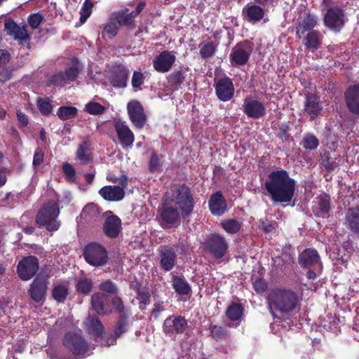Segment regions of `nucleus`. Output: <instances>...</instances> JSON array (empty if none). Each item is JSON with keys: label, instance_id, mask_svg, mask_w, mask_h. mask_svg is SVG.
Instances as JSON below:
<instances>
[{"label": "nucleus", "instance_id": "1", "mask_svg": "<svg viewBox=\"0 0 359 359\" xmlns=\"http://www.w3.org/2000/svg\"><path fill=\"white\" fill-rule=\"evenodd\" d=\"M295 181L283 170L271 172L264 184L265 189L274 202H290L295 190Z\"/></svg>", "mask_w": 359, "mask_h": 359}, {"label": "nucleus", "instance_id": "2", "mask_svg": "<svg viewBox=\"0 0 359 359\" xmlns=\"http://www.w3.org/2000/svg\"><path fill=\"white\" fill-rule=\"evenodd\" d=\"M299 301L297 294L287 289L275 288L267 295L269 309L273 316L278 313L289 315L297 312Z\"/></svg>", "mask_w": 359, "mask_h": 359}, {"label": "nucleus", "instance_id": "3", "mask_svg": "<svg viewBox=\"0 0 359 359\" xmlns=\"http://www.w3.org/2000/svg\"><path fill=\"white\" fill-rule=\"evenodd\" d=\"M59 214L58 203L50 201L45 203L39 210L36 222L39 226L45 227L48 231H55L60 226V222L57 219Z\"/></svg>", "mask_w": 359, "mask_h": 359}, {"label": "nucleus", "instance_id": "4", "mask_svg": "<svg viewBox=\"0 0 359 359\" xmlns=\"http://www.w3.org/2000/svg\"><path fill=\"white\" fill-rule=\"evenodd\" d=\"M63 344L73 354L83 358L89 355L93 348L82 335L73 332L65 334Z\"/></svg>", "mask_w": 359, "mask_h": 359}, {"label": "nucleus", "instance_id": "5", "mask_svg": "<svg viewBox=\"0 0 359 359\" xmlns=\"http://www.w3.org/2000/svg\"><path fill=\"white\" fill-rule=\"evenodd\" d=\"M83 256L88 264L95 266L104 265L108 259L106 250L97 243L87 245L84 249Z\"/></svg>", "mask_w": 359, "mask_h": 359}, {"label": "nucleus", "instance_id": "6", "mask_svg": "<svg viewBox=\"0 0 359 359\" xmlns=\"http://www.w3.org/2000/svg\"><path fill=\"white\" fill-rule=\"evenodd\" d=\"M84 325L88 333L92 335L95 340L97 341L100 339V343L102 346H109L115 343L116 338L114 336L109 337L107 339L102 337L104 327L97 317L88 316L84 323Z\"/></svg>", "mask_w": 359, "mask_h": 359}, {"label": "nucleus", "instance_id": "7", "mask_svg": "<svg viewBox=\"0 0 359 359\" xmlns=\"http://www.w3.org/2000/svg\"><path fill=\"white\" fill-rule=\"evenodd\" d=\"M344 11L339 6L331 7L324 14L325 25L334 32H339L347 22Z\"/></svg>", "mask_w": 359, "mask_h": 359}, {"label": "nucleus", "instance_id": "8", "mask_svg": "<svg viewBox=\"0 0 359 359\" xmlns=\"http://www.w3.org/2000/svg\"><path fill=\"white\" fill-rule=\"evenodd\" d=\"M188 327L187 320L181 316H170L163 324V332L168 337L175 338L182 334Z\"/></svg>", "mask_w": 359, "mask_h": 359}, {"label": "nucleus", "instance_id": "9", "mask_svg": "<svg viewBox=\"0 0 359 359\" xmlns=\"http://www.w3.org/2000/svg\"><path fill=\"white\" fill-rule=\"evenodd\" d=\"M253 45L248 41L236 44L229 55L231 64L241 66L246 64L252 53Z\"/></svg>", "mask_w": 359, "mask_h": 359}, {"label": "nucleus", "instance_id": "10", "mask_svg": "<svg viewBox=\"0 0 359 359\" xmlns=\"http://www.w3.org/2000/svg\"><path fill=\"white\" fill-rule=\"evenodd\" d=\"M172 201H175L182 212L187 215L190 214L193 210V199L190 196L188 187L186 186L182 185L175 188Z\"/></svg>", "mask_w": 359, "mask_h": 359}, {"label": "nucleus", "instance_id": "11", "mask_svg": "<svg viewBox=\"0 0 359 359\" xmlns=\"http://www.w3.org/2000/svg\"><path fill=\"white\" fill-rule=\"evenodd\" d=\"M177 58V52L163 50L154 57L153 67L158 73H166L171 70Z\"/></svg>", "mask_w": 359, "mask_h": 359}, {"label": "nucleus", "instance_id": "12", "mask_svg": "<svg viewBox=\"0 0 359 359\" xmlns=\"http://www.w3.org/2000/svg\"><path fill=\"white\" fill-rule=\"evenodd\" d=\"M38 259L34 256L24 257L18 264L19 277L24 280L31 279L39 270Z\"/></svg>", "mask_w": 359, "mask_h": 359}, {"label": "nucleus", "instance_id": "13", "mask_svg": "<svg viewBox=\"0 0 359 359\" xmlns=\"http://www.w3.org/2000/svg\"><path fill=\"white\" fill-rule=\"evenodd\" d=\"M215 88L217 98L222 102H228L233 97L234 85L229 77L217 81L215 83Z\"/></svg>", "mask_w": 359, "mask_h": 359}, {"label": "nucleus", "instance_id": "14", "mask_svg": "<svg viewBox=\"0 0 359 359\" xmlns=\"http://www.w3.org/2000/svg\"><path fill=\"white\" fill-rule=\"evenodd\" d=\"M114 128L122 147L123 149L131 148L135 141V136L126 122L115 121Z\"/></svg>", "mask_w": 359, "mask_h": 359}, {"label": "nucleus", "instance_id": "15", "mask_svg": "<svg viewBox=\"0 0 359 359\" xmlns=\"http://www.w3.org/2000/svg\"><path fill=\"white\" fill-rule=\"evenodd\" d=\"M128 113L130 121L138 128H142L147 120L142 104L137 100H132L127 105Z\"/></svg>", "mask_w": 359, "mask_h": 359}, {"label": "nucleus", "instance_id": "16", "mask_svg": "<svg viewBox=\"0 0 359 359\" xmlns=\"http://www.w3.org/2000/svg\"><path fill=\"white\" fill-rule=\"evenodd\" d=\"M227 248L224 238L219 235H212L206 241L207 250L216 258L222 257L226 253Z\"/></svg>", "mask_w": 359, "mask_h": 359}, {"label": "nucleus", "instance_id": "17", "mask_svg": "<svg viewBox=\"0 0 359 359\" xmlns=\"http://www.w3.org/2000/svg\"><path fill=\"white\" fill-rule=\"evenodd\" d=\"M160 266L165 271H171L175 265L177 255L175 250L168 245L161 246L158 248Z\"/></svg>", "mask_w": 359, "mask_h": 359}, {"label": "nucleus", "instance_id": "18", "mask_svg": "<svg viewBox=\"0 0 359 359\" xmlns=\"http://www.w3.org/2000/svg\"><path fill=\"white\" fill-rule=\"evenodd\" d=\"M317 24L318 17L314 14L306 13L304 16L299 18L295 27L297 37L299 39L302 38L306 32L313 31L312 29Z\"/></svg>", "mask_w": 359, "mask_h": 359}, {"label": "nucleus", "instance_id": "19", "mask_svg": "<svg viewBox=\"0 0 359 359\" xmlns=\"http://www.w3.org/2000/svg\"><path fill=\"white\" fill-rule=\"evenodd\" d=\"M144 6V2H140L137 6L135 10L130 12V13H127L125 11H118L116 13H114L113 15L114 20L117 22L118 25L121 26H127L130 28H133L135 27L134 18L142 11Z\"/></svg>", "mask_w": 359, "mask_h": 359}, {"label": "nucleus", "instance_id": "20", "mask_svg": "<svg viewBox=\"0 0 359 359\" xmlns=\"http://www.w3.org/2000/svg\"><path fill=\"white\" fill-rule=\"evenodd\" d=\"M105 221L103 225L104 233L109 238H116L121 230V220L111 212H107Z\"/></svg>", "mask_w": 359, "mask_h": 359}, {"label": "nucleus", "instance_id": "21", "mask_svg": "<svg viewBox=\"0 0 359 359\" xmlns=\"http://www.w3.org/2000/svg\"><path fill=\"white\" fill-rule=\"evenodd\" d=\"M243 112L250 118H259L265 115L266 108L261 102L247 97L243 103Z\"/></svg>", "mask_w": 359, "mask_h": 359}, {"label": "nucleus", "instance_id": "22", "mask_svg": "<svg viewBox=\"0 0 359 359\" xmlns=\"http://www.w3.org/2000/svg\"><path fill=\"white\" fill-rule=\"evenodd\" d=\"M323 109V104L320 99L313 94L306 95L304 102V113L311 119H315L318 116Z\"/></svg>", "mask_w": 359, "mask_h": 359}, {"label": "nucleus", "instance_id": "23", "mask_svg": "<svg viewBox=\"0 0 359 359\" xmlns=\"http://www.w3.org/2000/svg\"><path fill=\"white\" fill-rule=\"evenodd\" d=\"M79 71V65L76 62L68 68L65 73L60 72L53 75L50 79V83L55 86H63L67 81L74 80L78 76Z\"/></svg>", "mask_w": 359, "mask_h": 359}, {"label": "nucleus", "instance_id": "24", "mask_svg": "<svg viewBox=\"0 0 359 359\" xmlns=\"http://www.w3.org/2000/svg\"><path fill=\"white\" fill-rule=\"evenodd\" d=\"M4 27L7 34L15 40L20 42L29 40V36L25 26L20 27L13 20L8 19L4 22Z\"/></svg>", "mask_w": 359, "mask_h": 359}, {"label": "nucleus", "instance_id": "25", "mask_svg": "<svg viewBox=\"0 0 359 359\" xmlns=\"http://www.w3.org/2000/svg\"><path fill=\"white\" fill-rule=\"evenodd\" d=\"M80 219L82 222L95 224L101 221V210L95 203H88L83 209Z\"/></svg>", "mask_w": 359, "mask_h": 359}, {"label": "nucleus", "instance_id": "26", "mask_svg": "<svg viewBox=\"0 0 359 359\" xmlns=\"http://www.w3.org/2000/svg\"><path fill=\"white\" fill-rule=\"evenodd\" d=\"M129 71L123 65L114 67L111 71L110 81L113 86L125 88L127 86Z\"/></svg>", "mask_w": 359, "mask_h": 359}, {"label": "nucleus", "instance_id": "27", "mask_svg": "<svg viewBox=\"0 0 359 359\" xmlns=\"http://www.w3.org/2000/svg\"><path fill=\"white\" fill-rule=\"evenodd\" d=\"M299 263L304 267H320L321 263L318 252L314 249H306L299 256Z\"/></svg>", "mask_w": 359, "mask_h": 359}, {"label": "nucleus", "instance_id": "28", "mask_svg": "<svg viewBox=\"0 0 359 359\" xmlns=\"http://www.w3.org/2000/svg\"><path fill=\"white\" fill-rule=\"evenodd\" d=\"M345 100L348 110L359 114V85L350 86L345 93Z\"/></svg>", "mask_w": 359, "mask_h": 359}, {"label": "nucleus", "instance_id": "29", "mask_svg": "<svg viewBox=\"0 0 359 359\" xmlns=\"http://www.w3.org/2000/svg\"><path fill=\"white\" fill-rule=\"evenodd\" d=\"M243 19L252 24H255L260 21L264 15V9L255 4H248L243 8Z\"/></svg>", "mask_w": 359, "mask_h": 359}, {"label": "nucleus", "instance_id": "30", "mask_svg": "<svg viewBox=\"0 0 359 359\" xmlns=\"http://www.w3.org/2000/svg\"><path fill=\"white\" fill-rule=\"evenodd\" d=\"M124 188L120 186H105L99 191L100 195L108 201H118L125 196Z\"/></svg>", "mask_w": 359, "mask_h": 359}, {"label": "nucleus", "instance_id": "31", "mask_svg": "<svg viewBox=\"0 0 359 359\" xmlns=\"http://www.w3.org/2000/svg\"><path fill=\"white\" fill-rule=\"evenodd\" d=\"M46 290V280L43 278H36L31 284L29 293L34 302H41L44 299Z\"/></svg>", "mask_w": 359, "mask_h": 359}, {"label": "nucleus", "instance_id": "32", "mask_svg": "<svg viewBox=\"0 0 359 359\" xmlns=\"http://www.w3.org/2000/svg\"><path fill=\"white\" fill-rule=\"evenodd\" d=\"M179 217V212L174 208L165 205L161 210V218L163 228H170L177 224Z\"/></svg>", "mask_w": 359, "mask_h": 359}, {"label": "nucleus", "instance_id": "33", "mask_svg": "<svg viewBox=\"0 0 359 359\" xmlns=\"http://www.w3.org/2000/svg\"><path fill=\"white\" fill-rule=\"evenodd\" d=\"M209 207L211 212L215 215H221L226 211V202L221 193L217 192L211 196Z\"/></svg>", "mask_w": 359, "mask_h": 359}, {"label": "nucleus", "instance_id": "34", "mask_svg": "<svg viewBox=\"0 0 359 359\" xmlns=\"http://www.w3.org/2000/svg\"><path fill=\"white\" fill-rule=\"evenodd\" d=\"M323 39V34L320 32L311 31L304 38V46L309 49L317 50L321 47Z\"/></svg>", "mask_w": 359, "mask_h": 359}, {"label": "nucleus", "instance_id": "35", "mask_svg": "<svg viewBox=\"0 0 359 359\" xmlns=\"http://www.w3.org/2000/svg\"><path fill=\"white\" fill-rule=\"evenodd\" d=\"M345 224L352 232L359 233V208H351L347 211Z\"/></svg>", "mask_w": 359, "mask_h": 359}, {"label": "nucleus", "instance_id": "36", "mask_svg": "<svg viewBox=\"0 0 359 359\" xmlns=\"http://www.w3.org/2000/svg\"><path fill=\"white\" fill-rule=\"evenodd\" d=\"M77 159L83 164H88L92 161V155L90 149V144L87 141L81 143L77 149Z\"/></svg>", "mask_w": 359, "mask_h": 359}, {"label": "nucleus", "instance_id": "37", "mask_svg": "<svg viewBox=\"0 0 359 359\" xmlns=\"http://www.w3.org/2000/svg\"><path fill=\"white\" fill-rule=\"evenodd\" d=\"M107 296L102 293H95L91 297L92 309L99 315H106L107 311L104 307V302L107 300Z\"/></svg>", "mask_w": 359, "mask_h": 359}, {"label": "nucleus", "instance_id": "38", "mask_svg": "<svg viewBox=\"0 0 359 359\" xmlns=\"http://www.w3.org/2000/svg\"><path fill=\"white\" fill-rule=\"evenodd\" d=\"M172 287L175 292L181 295H189L191 293V287L186 280L175 276L172 280Z\"/></svg>", "mask_w": 359, "mask_h": 359}, {"label": "nucleus", "instance_id": "39", "mask_svg": "<svg viewBox=\"0 0 359 359\" xmlns=\"http://www.w3.org/2000/svg\"><path fill=\"white\" fill-rule=\"evenodd\" d=\"M241 222L235 219H229L221 222V226L224 230L231 234L236 233L241 228Z\"/></svg>", "mask_w": 359, "mask_h": 359}, {"label": "nucleus", "instance_id": "40", "mask_svg": "<svg viewBox=\"0 0 359 359\" xmlns=\"http://www.w3.org/2000/svg\"><path fill=\"white\" fill-rule=\"evenodd\" d=\"M77 111V109L74 107L62 106L58 109L57 115L61 120H69L74 118Z\"/></svg>", "mask_w": 359, "mask_h": 359}, {"label": "nucleus", "instance_id": "41", "mask_svg": "<svg viewBox=\"0 0 359 359\" xmlns=\"http://www.w3.org/2000/svg\"><path fill=\"white\" fill-rule=\"evenodd\" d=\"M317 203L320 211L318 215L323 216V215L329 212L330 208V198L328 195L325 194H320L317 198Z\"/></svg>", "mask_w": 359, "mask_h": 359}, {"label": "nucleus", "instance_id": "42", "mask_svg": "<svg viewBox=\"0 0 359 359\" xmlns=\"http://www.w3.org/2000/svg\"><path fill=\"white\" fill-rule=\"evenodd\" d=\"M92 280L87 278H81L77 280L76 287L80 293L88 295L92 289Z\"/></svg>", "mask_w": 359, "mask_h": 359}, {"label": "nucleus", "instance_id": "43", "mask_svg": "<svg viewBox=\"0 0 359 359\" xmlns=\"http://www.w3.org/2000/svg\"><path fill=\"white\" fill-rule=\"evenodd\" d=\"M52 294L57 302H63L67 297L68 290L63 285H57L54 287Z\"/></svg>", "mask_w": 359, "mask_h": 359}, {"label": "nucleus", "instance_id": "44", "mask_svg": "<svg viewBox=\"0 0 359 359\" xmlns=\"http://www.w3.org/2000/svg\"><path fill=\"white\" fill-rule=\"evenodd\" d=\"M93 3L90 0H86L80 10V22L83 24L90 16L93 11Z\"/></svg>", "mask_w": 359, "mask_h": 359}, {"label": "nucleus", "instance_id": "45", "mask_svg": "<svg viewBox=\"0 0 359 359\" xmlns=\"http://www.w3.org/2000/svg\"><path fill=\"white\" fill-rule=\"evenodd\" d=\"M37 107L40 112L45 116H48L53 111V105L48 98H39L37 100Z\"/></svg>", "mask_w": 359, "mask_h": 359}, {"label": "nucleus", "instance_id": "46", "mask_svg": "<svg viewBox=\"0 0 359 359\" xmlns=\"http://www.w3.org/2000/svg\"><path fill=\"white\" fill-rule=\"evenodd\" d=\"M319 144L318 140L312 134H306L302 140V145L306 149L313 150L318 147Z\"/></svg>", "mask_w": 359, "mask_h": 359}, {"label": "nucleus", "instance_id": "47", "mask_svg": "<svg viewBox=\"0 0 359 359\" xmlns=\"http://www.w3.org/2000/svg\"><path fill=\"white\" fill-rule=\"evenodd\" d=\"M226 313L230 320H237L242 315V307L240 304H233L228 307Z\"/></svg>", "mask_w": 359, "mask_h": 359}, {"label": "nucleus", "instance_id": "48", "mask_svg": "<svg viewBox=\"0 0 359 359\" xmlns=\"http://www.w3.org/2000/svg\"><path fill=\"white\" fill-rule=\"evenodd\" d=\"M200 54L202 57L208 58L211 57L215 52V46L212 42H205L200 46Z\"/></svg>", "mask_w": 359, "mask_h": 359}, {"label": "nucleus", "instance_id": "49", "mask_svg": "<svg viewBox=\"0 0 359 359\" xmlns=\"http://www.w3.org/2000/svg\"><path fill=\"white\" fill-rule=\"evenodd\" d=\"M86 111L93 115H99L104 113L105 107L100 103L90 102L85 106Z\"/></svg>", "mask_w": 359, "mask_h": 359}, {"label": "nucleus", "instance_id": "50", "mask_svg": "<svg viewBox=\"0 0 359 359\" xmlns=\"http://www.w3.org/2000/svg\"><path fill=\"white\" fill-rule=\"evenodd\" d=\"M107 180L114 184H118V186L124 189H126L128 185V177L125 175H121L118 177L115 175L109 174L107 175Z\"/></svg>", "mask_w": 359, "mask_h": 359}, {"label": "nucleus", "instance_id": "51", "mask_svg": "<svg viewBox=\"0 0 359 359\" xmlns=\"http://www.w3.org/2000/svg\"><path fill=\"white\" fill-rule=\"evenodd\" d=\"M144 81V74L141 72L135 71L133 72L131 83L132 86L135 90H139L140 86Z\"/></svg>", "mask_w": 359, "mask_h": 359}, {"label": "nucleus", "instance_id": "52", "mask_svg": "<svg viewBox=\"0 0 359 359\" xmlns=\"http://www.w3.org/2000/svg\"><path fill=\"white\" fill-rule=\"evenodd\" d=\"M62 170L69 181H75V170L71 164L68 163H64L62 165Z\"/></svg>", "mask_w": 359, "mask_h": 359}, {"label": "nucleus", "instance_id": "53", "mask_svg": "<svg viewBox=\"0 0 359 359\" xmlns=\"http://www.w3.org/2000/svg\"><path fill=\"white\" fill-rule=\"evenodd\" d=\"M44 158V154L43 151L38 148L36 149L33 158V166L36 169L43 162Z\"/></svg>", "mask_w": 359, "mask_h": 359}, {"label": "nucleus", "instance_id": "54", "mask_svg": "<svg viewBox=\"0 0 359 359\" xmlns=\"http://www.w3.org/2000/svg\"><path fill=\"white\" fill-rule=\"evenodd\" d=\"M42 20L43 17L39 13L32 14L28 18L29 24L33 29H36Z\"/></svg>", "mask_w": 359, "mask_h": 359}, {"label": "nucleus", "instance_id": "55", "mask_svg": "<svg viewBox=\"0 0 359 359\" xmlns=\"http://www.w3.org/2000/svg\"><path fill=\"white\" fill-rule=\"evenodd\" d=\"M100 289L108 293L114 294L116 292L115 285L109 280H107L100 285Z\"/></svg>", "mask_w": 359, "mask_h": 359}, {"label": "nucleus", "instance_id": "56", "mask_svg": "<svg viewBox=\"0 0 359 359\" xmlns=\"http://www.w3.org/2000/svg\"><path fill=\"white\" fill-rule=\"evenodd\" d=\"M161 165V160L158 157V156L154 153L152 154L150 161H149V167L150 169L153 171H155L159 168Z\"/></svg>", "mask_w": 359, "mask_h": 359}, {"label": "nucleus", "instance_id": "57", "mask_svg": "<svg viewBox=\"0 0 359 359\" xmlns=\"http://www.w3.org/2000/svg\"><path fill=\"white\" fill-rule=\"evenodd\" d=\"M165 310V307L163 306V302H158L155 303L154 305V308L151 311V317L154 319H157L161 312Z\"/></svg>", "mask_w": 359, "mask_h": 359}, {"label": "nucleus", "instance_id": "58", "mask_svg": "<svg viewBox=\"0 0 359 359\" xmlns=\"http://www.w3.org/2000/svg\"><path fill=\"white\" fill-rule=\"evenodd\" d=\"M266 287V283L263 279L257 278L253 282V287L257 292H264Z\"/></svg>", "mask_w": 359, "mask_h": 359}, {"label": "nucleus", "instance_id": "59", "mask_svg": "<svg viewBox=\"0 0 359 359\" xmlns=\"http://www.w3.org/2000/svg\"><path fill=\"white\" fill-rule=\"evenodd\" d=\"M210 332L212 336L216 339H219L224 336L223 328L219 326L213 325L210 327Z\"/></svg>", "mask_w": 359, "mask_h": 359}, {"label": "nucleus", "instance_id": "60", "mask_svg": "<svg viewBox=\"0 0 359 359\" xmlns=\"http://www.w3.org/2000/svg\"><path fill=\"white\" fill-rule=\"evenodd\" d=\"M104 29L107 34L114 36L117 34L118 27L114 22H109L106 24Z\"/></svg>", "mask_w": 359, "mask_h": 359}, {"label": "nucleus", "instance_id": "61", "mask_svg": "<svg viewBox=\"0 0 359 359\" xmlns=\"http://www.w3.org/2000/svg\"><path fill=\"white\" fill-rule=\"evenodd\" d=\"M17 117L20 123V127H25L29 123L28 117L20 110H17Z\"/></svg>", "mask_w": 359, "mask_h": 359}, {"label": "nucleus", "instance_id": "62", "mask_svg": "<svg viewBox=\"0 0 359 359\" xmlns=\"http://www.w3.org/2000/svg\"><path fill=\"white\" fill-rule=\"evenodd\" d=\"M10 60V54L6 50H0V67L5 65Z\"/></svg>", "mask_w": 359, "mask_h": 359}, {"label": "nucleus", "instance_id": "63", "mask_svg": "<svg viewBox=\"0 0 359 359\" xmlns=\"http://www.w3.org/2000/svg\"><path fill=\"white\" fill-rule=\"evenodd\" d=\"M150 295L147 292H138V299L140 302V304H143L144 305L149 303Z\"/></svg>", "mask_w": 359, "mask_h": 359}, {"label": "nucleus", "instance_id": "64", "mask_svg": "<svg viewBox=\"0 0 359 359\" xmlns=\"http://www.w3.org/2000/svg\"><path fill=\"white\" fill-rule=\"evenodd\" d=\"M112 305L118 312H121L123 309V302L119 297H115L112 299Z\"/></svg>", "mask_w": 359, "mask_h": 359}]
</instances>
